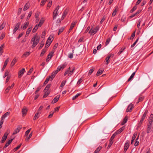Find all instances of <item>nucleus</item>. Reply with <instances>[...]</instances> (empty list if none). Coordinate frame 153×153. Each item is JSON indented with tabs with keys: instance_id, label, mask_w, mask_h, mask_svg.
Masks as SVG:
<instances>
[{
	"instance_id": "412c9836",
	"label": "nucleus",
	"mask_w": 153,
	"mask_h": 153,
	"mask_svg": "<svg viewBox=\"0 0 153 153\" xmlns=\"http://www.w3.org/2000/svg\"><path fill=\"white\" fill-rule=\"evenodd\" d=\"M137 134V133H135L133 134V136L132 137V139H131V144H133L134 141L136 137Z\"/></svg>"
},
{
	"instance_id": "20e7f679",
	"label": "nucleus",
	"mask_w": 153,
	"mask_h": 153,
	"mask_svg": "<svg viewBox=\"0 0 153 153\" xmlns=\"http://www.w3.org/2000/svg\"><path fill=\"white\" fill-rule=\"evenodd\" d=\"M114 56V54L112 53H110L105 58V64L107 65L110 62V59L111 57H113Z\"/></svg>"
},
{
	"instance_id": "9b49d317",
	"label": "nucleus",
	"mask_w": 153,
	"mask_h": 153,
	"mask_svg": "<svg viewBox=\"0 0 153 153\" xmlns=\"http://www.w3.org/2000/svg\"><path fill=\"white\" fill-rule=\"evenodd\" d=\"M54 52L52 51L50 52L48 55L46 59L47 61H49L51 59V57L53 56Z\"/></svg>"
},
{
	"instance_id": "6ab92c4d",
	"label": "nucleus",
	"mask_w": 153,
	"mask_h": 153,
	"mask_svg": "<svg viewBox=\"0 0 153 153\" xmlns=\"http://www.w3.org/2000/svg\"><path fill=\"white\" fill-rule=\"evenodd\" d=\"M14 83H13L11 86H8L6 89L5 91V92L6 93H7L8 92L9 90L12 89L14 86Z\"/></svg>"
},
{
	"instance_id": "c756f323",
	"label": "nucleus",
	"mask_w": 153,
	"mask_h": 153,
	"mask_svg": "<svg viewBox=\"0 0 153 153\" xmlns=\"http://www.w3.org/2000/svg\"><path fill=\"white\" fill-rule=\"evenodd\" d=\"M32 29V27H29L28 28L26 32V36H27L29 35V34L30 33Z\"/></svg>"
},
{
	"instance_id": "09e8293b",
	"label": "nucleus",
	"mask_w": 153,
	"mask_h": 153,
	"mask_svg": "<svg viewBox=\"0 0 153 153\" xmlns=\"http://www.w3.org/2000/svg\"><path fill=\"white\" fill-rule=\"evenodd\" d=\"M138 39L139 38L138 37L137 39H136V40L134 42V43L131 46V48H133L135 46V45H136L137 43L138 42Z\"/></svg>"
},
{
	"instance_id": "338daca9",
	"label": "nucleus",
	"mask_w": 153,
	"mask_h": 153,
	"mask_svg": "<svg viewBox=\"0 0 153 153\" xmlns=\"http://www.w3.org/2000/svg\"><path fill=\"white\" fill-rule=\"evenodd\" d=\"M137 8V7L136 6H134L130 10V13H132Z\"/></svg>"
},
{
	"instance_id": "f8f14e48",
	"label": "nucleus",
	"mask_w": 153,
	"mask_h": 153,
	"mask_svg": "<svg viewBox=\"0 0 153 153\" xmlns=\"http://www.w3.org/2000/svg\"><path fill=\"white\" fill-rule=\"evenodd\" d=\"M14 138H13L11 139L10 140H9L6 143L5 145L3 147V149H5L12 142L13 140L14 139Z\"/></svg>"
},
{
	"instance_id": "e433bc0d",
	"label": "nucleus",
	"mask_w": 153,
	"mask_h": 153,
	"mask_svg": "<svg viewBox=\"0 0 153 153\" xmlns=\"http://www.w3.org/2000/svg\"><path fill=\"white\" fill-rule=\"evenodd\" d=\"M66 82V81H63L62 82L59 88H62L65 85V84Z\"/></svg>"
},
{
	"instance_id": "6e6d98bb",
	"label": "nucleus",
	"mask_w": 153,
	"mask_h": 153,
	"mask_svg": "<svg viewBox=\"0 0 153 153\" xmlns=\"http://www.w3.org/2000/svg\"><path fill=\"white\" fill-rule=\"evenodd\" d=\"M142 19H139V20L138 21V23H137V27H139L140 24V23L142 22Z\"/></svg>"
},
{
	"instance_id": "58836bf2",
	"label": "nucleus",
	"mask_w": 153,
	"mask_h": 153,
	"mask_svg": "<svg viewBox=\"0 0 153 153\" xmlns=\"http://www.w3.org/2000/svg\"><path fill=\"white\" fill-rule=\"evenodd\" d=\"M17 59L15 58H14L12 61V62H11V66H13V65H14V64H15V63H16V62H17Z\"/></svg>"
},
{
	"instance_id": "423d86ee",
	"label": "nucleus",
	"mask_w": 153,
	"mask_h": 153,
	"mask_svg": "<svg viewBox=\"0 0 153 153\" xmlns=\"http://www.w3.org/2000/svg\"><path fill=\"white\" fill-rule=\"evenodd\" d=\"M130 142L128 140H127L124 146V150L123 152L124 153L126 152L127 149H128L129 146Z\"/></svg>"
},
{
	"instance_id": "5fc2aeb1",
	"label": "nucleus",
	"mask_w": 153,
	"mask_h": 153,
	"mask_svg": "<svg viewBox=\"0 0 153 153\" xmlns=\"http://www.w3.org/2000/svg\"><path fill=\"white\" fill-rule=\"evenodd\" d=\"M111 40V38H109L106 39V41L105 43V46L107 45L109 43L110 41Z\"/></svg>"
},
{
	"instance_id": "de8ad7c7",
	"label": "nucleus",
	"mask_w": 153,
	"mask_h": 153,
	"mask_svg": "<svg viewBox=\"0 0 153 153\" xmlns=\"http://www.w3.org/2000/svg\"><path fill=\"white\" fill-rule=\"evenodd\" d=\"M94 68H92L89 71V72L88 74V75H91L94 71Z\"/></svg>"
},
{
	"instance_id": "1a4fd4ad",
	"label": "nucleus",
	"mask_w": 153,
	"mask_h": 153,
	"mask_svg": "<svg viewBox=\"0 0 153 153\" xmlns=\"http://www.w3.org/2000/svg\"><path fill=\"white\" fill-rule=\"evenodd\" d=\"M25 69L24 68H23L22 70H20L18 73V77L19 78H20L23 75L25 72Z\"/></svg>"
},
{
	"instance_id": "ddd939ff",
	"label": "nucleus",
	"mask_w": 153,
	"mask_h": 153,
	"mask_svg": "<svg viewBox=\"0 0 153 153\" xmlns=\"http://www.w3.org/2000/svg\"><path fill=\"white\" fill-rule=\"evenodd\" d=\"M133 108V105L132 104H130L128 106L127 109L126 110V112H131L132 109Z\"/></svg>"
},
{
	"instance_id": "473e14b6",
	"label": "nucleus",
	"mask_w": 153,
	"mask_h": 153,
	"mask_svg": "<svg viewBox=\"0 0 153 153\" xmlns=\"http://www.w3.org/2000/svg\"><path fill=\"white\" fill-rule=\"evenodd\" d=\"M39 27H38V26L37 25H36L32 30V33H33L35 32L36 31V30H37V29H38V28Z\"/></svg>"
},
{
	"instance_id": "bb28decb",
	"label": "nucleus",
	"mask_w": 153,
	"mask_h": 153,
	"mask_svg": "<svg viewBox=\"0 0 153 153\" xmlns=\"http://www.w3.org/2000/svg\"><path fill=\"white\" fill-rule=\"evenodd\" d=\"M67 65V64L65 63H64L63 64H62L59 66H58V68H59L61 70V69H63L64 68H65Z\"/></svg>"
},
{
	"instance_id": "bf43d9fd",
	"label": "nucleus",
	"mask_w": 153,
	"mask_h": 153,
	"mask_svg": "<svg viewBox=\"0 0 153 153\" xmlns=\"http://www.w3.org/2000/svg\"><path fill=\"white\" fill-rule=\"evenodd\" d=\"M149 121L153 122V114H151L149 118Z\"/></svg>"
},
{
	"instance_id": "2eb2a0df",
	"label": "nucleus",
	"mask_w": 153,
	"mask_h": 153,
	"mask_svg": "<svg viewBox=\"0 0 153 153\" xmlns=\"http://www.w3.org/2000/svg\"><path fill=\"white\" fill-rule=\"evenodd\" d=\"M27 109L26 107H24L22 108V114L23 116H24L27 113Z\"/></svg>"
},
{
	"instance_id": "c9c22d12",
	"label": "nucleus",
	"mask_w": 153,
	"mask_h": 153,
	"mask_svg": "<svg viewBox=\"0 0 153 153\" xmlns=\"http://www.w3.org/2000/svg\"><path fill=\"white\" fill-rule=\"evenodd\" d=\"M56 75H55L53 73V72L52 73L51 75L49 76L48 78H49V79H50L51 81H52L53 78L55 77Z\"/></svg>"
},
{
	"instance_id": "393cba45",
	"label": "nucleus",
	"mask_w": 153,
	"mask_h": 153,
	"mask_svg": "<svg viewBox=\"0 0 153 153\" xmlns=\"http://www.w3.org/2000/svg\"><path fill=\"white\" fill-rule=\"evenodd\" d=\"M4 44H2L0 47V56L1 55L3 52V48H4Z\"/></svg>"
},
{
	"instance_id": "ea45409f",
	"label": "nucleus",
	"mask_w": 153,
	"mask_h": 153,
	"mask_svg": "<svg viewBox=\"0 0 153 153\" xmlns=\"http://www.w3.org/2000/svg\"><path fill=\"white\" fill-rule=\"evenodd\" d=\"M51 84H48L46 86L45 88L44 91H49L48 90L49 88H50V87L51 86Z\"/></svg>"
},
{
	"instance_id": "f704fd0d",
	"label": "nucleus",
	"mask_w": 153,
	"mask_h": 153,
	"mask_svg": "<svg viewBox=\"0 0 153 153\" xmlns=\"http://www.w3.org/2000/svg\"><path fill=\"white\" fill-rule=\"evenodd\" d=\"M56 75H55L53 73V72L52 73L51 75L49 76L48 78H49V79H50L51 81H52L53 78L55 77Z\"/></svg>"
},
{
	"instance_id": "4be33fe9",
	"label": "nucleus",
	"mask_w": 153,
	"mask_h": 153,
	"mask_svg": "<svg viewBox=\"0 0 153 153\" xmlns=\"http://www.w3.org/2000/svg\"><path fill=\"white\" fill-rule=\"evenodd\" d=\"M41 113V112L39 111H37V112L35 114L33 118V120H35L37 119L39 117V114Z\"/></svg>"
},
{
	"instance_id": "a18cd8bd",
	"label": "nucleus",
	"mask_w": 153,
	"mask_h": 153,
	"mask_svg": "<svg viewBox=\"0 0 153 153\" xmlns=\"http://www.w3.org/2000/svg\"><path fill=\"white\" fill-rule=\"evenodd\" d=\"M81 94H80V93H78L75 96H74L72 98V99L73 100H75L78 97H79L80 95Z\"/></svg>"
},
{
	"instance_id": "f03ea898",
	"label": "nucleus",
	"mask_w": 153,
	"mask_h": 153,
	"mask_svg": "<svg viewBox=\"0 0 153 153\" xmlns=\"http://www.w3.org/2000/svg\"><path fill=\"white\" fill-rule=\"evenodd\" d=\"M99 29V27L98 26L94 28H91L89 32V33L91 34H94L96 33Z\"/></svg>"
},
{
	"instance_id": "4468645a",
	"label": "nucleus",
	"mask_w": 153,
	"mask_h": 153,
	"mask_svg": "<svg viewBox=\"0 0 153 153\" xmlns=\"http://www.w3.org/2000/svg\"><path fill=\"white\" fill-rule=\"evenodd\" d=\"M9 58H8L5 60V61L4 63L3 66L1 69V70L2 71H4L5 68L6 67V66L8 62L9 61Z\"/></svg>"
},
{
	"instance_id": "4d7b16f0",
	"label": "nucleus",
	"mask_w": 153,
	"mask_h": 153,
	"mask_svg": "<svg viewBox=\"0 0 153 153\" xmlns=\"http://www.w3.org/2000/svg\"><path fill=\"white\" fill-rule=\"evenodd\" d=\"M117 135L116 134L114 133L111 136L110 138V140L113 141V140L114 139L115 136Z\"/></svg>"
},
{
	"instance_id": "13d9d810",
	"label": "nucleus",
	"mask_w": 153,
	"mask_h": 153,
	"mask_svg": "<svg viewBox=\"0 0 153 153\" xmlns=\"http://www.w3.org/2000/svg\"><path fill=\"white\" fill-rule=\"evenodd\" d=\"M5 26V24L3 22L0 26V30L3 29Z\"/></svg>"
},
{
	"instance_id": "8fccbe9b",
	"label": "nucleus",
	"mask_w": 153,
	"mask_h": 153,
	"mask_svg": "<svg viewBox=\"0 0 153 153\" xmlns=\"http://www.w3.org/2000/svg\"><path fill=\"white\" fill-rule=\"evenodd\" d=\"M44 22V21L43 20H40L39 24L38 25H37L38 26V27H41L42 26V24H43V23Z\"/></svg>"
},
{
	"instance_id": "9d476101",
	"label": "nucleus",
	"mask_w": 153,
	"mask_h": 153,
	"mask_svg": "<svg viewBox=\"0 0 153 153\" xmlns=\"http://www.w3.org/2000/svg\"><path fill=\"white\" fill-rule=\"evenodd\" d=\"M68 10L66 9L63 12L62 16L61 18V20H63L66 17L68 13Z\"/></svg>"
},
{
	"instance_id": "69168bd1",
	"label": "nucleus",
	"mask_w": 153,
	"mask_h": 153,
	"mask_svg": "<svg viewBox=\"0 0 153 153\" xmlns=\"http://www.w3.org/2000/svg\"><path fill=\"white\" fill-rule=\"evenodd\" d=\"M147 126L148 127L147 130V132L148 133L150 132V131L152 128V126L147 125Z\"/></svg>"
},
{
	"instance_id": "f257e3e1",
	"label": "nucleus",
	"mask_w": 153,
	"mask_h": 153,
	"mask_svg": "<svg viewBox=\"0 0 153 153\" xmlns=\"http://www.w3.org/2000/svg\"><path fill=\"white\" fill-rule=\"evenodd\" d=\"M40 37L35 35L32 38L31 40V42H33L32 46V48H34L39 43V41Z\"/></svg>"
},
{
	"instance_id": "f3484780",
	"label": "nucleus",
	"mask_w": 153,
	"mask_h": 153,
	"mask_svg": "<svg viewBox=\"0 0 153 153\" xmlns=\"http://www.w3.org/2000/svg\"><path fill=\"white\" fill-rule=\"evenodd\" d=\"M60 97V95H57L54 98V99H53V100L52 102L53 103L56 102L59 100V99Z\"/></svg>"
},
{
	"instance_id": "6e6552de",
	"label": "nucleus",
	"mask_w": 153,
	"mask_h": 153,
	"mask_svg": "<svg viewBox=\"0 0 153 153\" xmlns=\"http://www.w3.org/2000/svg\"><path fill=\"white\" fill-rule=\"evenodd\" d=\"M8 135V134L7 132L4 133L3 136L1 139V143H3L4 142L7 137Z\"/></svg>"
},
{
	"instance_id": "a878e982",
	"label": "nucleus",
	"mask_w": 153,
	"mask_h": 153,
	"mask_svg": "<svg viewBox=\"0 0 153 153\" xmlns=\"http://www.w3.org/2000/svg\"><path fill=\"white\" fill-rule=\"evenodd\" d=\"M103 71L104 70L103 69H99L96 74V76H98L101 75V74H102Z\"/></svg>"
},
{
	"instance_id": "a211bd4d",
	"label": "nucleus",
	"mask_w": 153,
	"mask_h": 153,
	"mask_svg": "<svg viewBox=\"0 0 153 153\" xmlns=\"http://www.w3.org/2000/svg\"><path fill=\"white\" fill-rule=\"evenodd\" d=\"M124 128V127L123 126L120 128L119 130H117L115 132V133L116 134V135L119 134L123 131Z\"/></svg>"
},
{
	"instance_id": "680f3d73",
	"label": "nucleus",
	"mask_w": 153,
	"mask_h": 153,
	"mask_svg": "<svg viewBox=\"0 0 153 153\" xmlns=\"http://www.w3.org/2000/svg\"><path fill=\"white\" fill-rule=\"evenodd\" d=\"M32 11H30L29 12L27 18V20H28L29 19L32 14Z\"/></svg>"
},
{
	"instance_id": "72a5a7b5",
	"label": "nucleus",
	"mask_w": 153,
	"mask_h": 153,
	"mask_svg": "<svg viewBox=\"0 0 153 153\" xmlns=\"http://www.w3.org/2000/svg\"><path fill=\"white\" fill-rule=\"evenodd\" d=\"M136 72H133L129 78L128 79L127 81L129 82L132 78H133L135 75Z\"/></svg>"
},
{
	"instance_id": "603ef678",
	"label": "nucleus",
	"mask_w": 153,
	"mask_h": 153,
	"mask_svg": "<svg viewBox=\"0 0 153 153\" xmlns=\"http://www.w3.org/2000/svg\"><path fill=\"white\" fill-rule=\"evenodd\" d=\"M75 69V68L74 67L73 68V69H72V70L71 71H69V74H68V76H69L70 75H71V74H72L73 72H74V71Z\"/></svg>"
},
{
	"instance_id": "4c0bfd02",
	"label": "nucleus",
	"mask_w": 153,
	"mask_h": 153,
	"mask_svg": "<svg viewBox=\"0 0 153 153\" xmlns=\"http://www.w3.org/2000/svg\"><path fill=\"white\" fill-rule=\"evenodd\" d=\"M147 113H148V111L147 110H146L145 111L144 113V114H143L141 118H142L143 119H144L146 116V115H147Z\"/></svg>"
},
{
	"instance_id": "39448f33",
	"label": "nucleus",
	"mask_w": 153,
	"mask_h": 153,
	"mask_svg": "<svg viewBox=\"0 0 153 153\" xmlns=\"http://www.w3.org/2000/svg\"><path fill=\"white\" fill-rule=\"evenodd\" d=\"M22 128V126L21 125H18L17 128L15 129L13 133V135L19 132Z\"/></svg>"
},
{
	"instance_id": "5701e85b",
	"label": "nucleus",
	"mask_w": 153,
	"mask_h": 153,
	"mask_svg": "<svg viewBox=\"0 0 153 153\" xmlns=\"http://www.w3.org/2000/svg\"><path fill=\"white\" fill-rule=\"evenodd\" d=\"M10 113L9 112H7L5 114L2 116L1 117V119L4 120V119L6 117L10 114Z\"/></svg>"
},
{
	"instance_id": "a19ab883",
	"label": "nucleus",
	"mask_w": 153,
	"mask_h": 153,
	"mask_svg": "<svg viewBox=\"0 0 153 153\" xmlns=\"http://www.w3.org/2000/svg\"><path fill=\"white\" fill-rule=\"evenodd\" d=\"M102 149V147L101 146L99 147L94 151V153H98Z\"/></svg>"
},
{
	"instance_id": "cd10ccee",
	"label": "nucleus",
	"mask_w": 153,
	"mask_h": 153,
	"mask_svg": "<svg viewBox=\"0 0 153 153\" xmlns=\"http://www.w3.org/2000/svg\"><path fill=\"white\" fill-rule=\"evenodd\" d=\"M29 24V22H25L24 24V26L22 27V29L24 30L25 29Z\"/></svg>"
},
{
	"instance_id": "e2e57ef3",
	"label": "nucleus",
	"mask_w": 153,
	"mask_h": 153,
	"mask_svg": "<svg viewBox=\"0 0 153 153\" xmlns=\"http://www.w3.org/2000/svg\"><path fill=\"white\" fill-rule=\"evenodd\" d=\"M60 71V69L58 67L57 69L55 71L53 72L54 74H55V75H56V74Z\"/></svg>"
},
{
	"instance_id": "052dcab7",
	"label": "nucleus",
	"mask_w": 153,
	"mask_h": 153,
	"mask_svg": "<svg viewBox=\"0 0 153 153\" xmlns=\"http://www.w3.org/2000/svg\"><path fill=\"white\" fill-rule=\"evenodd\" d=\"M5 34L4 33H1V36L0 37V40H2L3 39V38L5 37Z\"/></svg>"
},
{
	"instance_id": "7ed1b4c3",
	"label": "nucleus",
	"mask_w": 153,
	"mask_h": 153,
	"mask_svg": "<svg viewBox=\"0 0 153 153\" xmlns=\"http://www.w3.org/2000/svg\"><path fill=\"white\" fill-rule=\"evenodd\" d=\"M59 6H58L54 10L53 13V19H56V16L58 15V10L59 9Z\"/></svg>"
},
{
	"instance_id": "dca6fc26",
	"label": "nucleus",
	"mask_w": 153,
	"mask_h": 153,
	"mask_svg": "<svg viewBox=\"0 0 153 153\" xmlns=\"http://www.w3.org/2000/svg\"><path fill=\"white\" fill-rule=\"evenodd\" d=\"M20 24H21L19 22V23H17L15 27L13 30V34L15 33L16 31V30L18 29Z\"/></svg>"
},
{
	"instance_id": "49530a36",
	"label": "nucleus",
	"mask_w": 153,
	"mask_h": 153,
	"mask_svg": "<svg viewBox=\"0 0 153 153\" xmlns=\"http://www.w3.org/2000/svg\"><path fill=\"white\" fill-rule=\"evenodd\" d=\"M30 54V52H25L23 55L22 57H27L29 56Z\"/></svg>"
},
{
	"instance_id": "c03bdc74",
	"label": "nucleus",
	"mask_w": 153,
	"mask_h": 153,
	"mask_svg": "<svg viewBox=\"0 0 153 153\" xmlns=\"http://www.w3.org/2000/svg\"><path fill=\"white\" fill-rule=\"evenodd\" d=\"M135 31L131 34L130 38L128 39H132L134 38L135 36Z\"/></svg>"
},
{
	"instance_id": "37998d69",
	"label": "nucleus",
	"mask_w": 153,
	"mask_h": 153,
	"mask_svg": "<svg viewBox=\"0 0 153 153\" xmlns=\"http://www.w3.org/2000/svg\"><path fill=\"white\" fill-rule=\"evenodd\" d=\"M9 73V71L8 70H7L6 71L3 76V78H4L6 76H8Z\"/></svg>"
},
{
	"instance_id": "0e129e2a",
	"label": "nucleus",
	"mask_w": 153,
	"mask_h": 153,
	"mask_svg": "<svg viewBox=\"0 0 153 153\" xmlns=\"http://www.w3.org/2000/svg\"><path fill=\"white\" fill-rule=\"evenodd\" d=\"M44 45V42L42 41L41 43H40V45L39 48V49H41Z\"/></svg>"
},
{
	"instance_id": "3c124183",
	"label": "nucleus",
	"mask_w": 153,
	"mask_h": 153,
	"mask_svg": "<svg viewBox=\"0 0 153 153\" xmlns=\"http://www.w3.org/2000/svg\"><path fill=\"white\" fill-rule=\"evenodd\" d=\"M47 0H42L40 4V6H42L44 5Z\"/></svg>"
},
{
	"instance_id": "864d4df0",
	"label": "nucleus",
	"mask_w": 153,
	"mask_h": 153,
	"mask_svg": "<svg viewBox=\"0 0 153 153\" xmlns=\"http://www.w3.org/2000/svg\"><path fill=\"white\" fill-rule=\"evenodd\" d=\"M74 50H73L72 51V53H70L69 54L68 56V57L70 58V59H72L73 58V53H74Z\"/></svg>"
},
{
	"instance_id": "774afa93",
	"label": "nucleus",
	"mask_w": 153,
	"mask_h": 153,
	"mask_svg": "<svg viewBox=\"0 0 153 153\" xmlns=\"http://www.w3.org/2000/svg\"><path fill=\"white\" fill-rule=\"evenodd\" d=\"M64 28L63 27H61L60 28L59 30L58 35H59L60 33L62 32L64 30Z\"/></svg>"
},
{
	"instance_id": "79ce46f5",
	"label": "nucleus",
	"mask_w": 153,
	"mask_h": 153,
	"mask_svg": "<svg viewBox=\"0 0 153 153\" xmlns=\"http://www.w3.org/2000/svg\"><path fill=\"white\" fill-rule=\"evenodd\" d=\"M46 51V50L45 49H43L42 50V52L40 54V56H43Z\"/></svg>"
},
{
	"instance_id": "b1692460",
	"label": "nucleus",
	"mask_w": 153,
	"mask_h": 153,
	"mask_svg": "<svg viewBox=\"0 0 153 153\" xmlns=\"http://www.w3.org/2000/svg\"><path fill=\"white\" fill-rule=\"evenodd\" d=\"M127 120L128 117L127 116H126L123 119V121L121 123V125H123L125 124L127 122Z\"/></svg>"
},
{
	"instance_id": "2f4dec72",
	"label": "nucleus",
	"mask_w": 153,
	"mask_h": 153,
	"mask_svg": "<svg viewBox=\"0 0 153 153\" xmlns=\"http://www.w3.org/2000/svg\"><path fill=\"white\" fill-rule=\"evenodd\" d=\"M52 36H49V38H48V39H47L46 42L48 43H49L51 44L53 40V39H52Z\"/></svg>"
},
{
	"instance_id": "0eeeda50",
	"label": "nucleus",
	"mask_w": 153,
	"mask_h": 153,
	"mask_svg": "<svg viewBox=\"0 0 153 153\" xmlns=\"http://www.w3.org/2000/svg\"><path fill=\"white\" fill-rule=\"evenodd\" d=\"M77 22L76 21H73L71 24V26L68 31V33H69L71 30L73 29L75 25L76 24Z\"/></svg>"
},
{
	"instance_id": "7c9ffc66",
	"label": "nucleus",
	"mask_w": 153,
	"mask_h": 153,
	"mask_svg": "<svg viewBox=\"0 0 153 153\" xmlns=\"http://www.w3.org/2000/svg\"><path fill=\"white\" fill-rule=\"evenodd\" d=\"M29 4H28V3H26L25 4V5L24 7V8H23V10L24 11L26 10L29 8Z\"/></svg>"
},
{
	"instance_id": "aec40b11",
	"label": "nucleus",
	"mask_w": 153,
	"mask_h": 153,
	"mask_svg": "<svg viewBox=\"0 0 153 153\" xmlns=\"http://www.w3.org/2000/svg\"><path fill=\"white\" fill-rule=\"evenodd\" d=\"M118 10V6H116L115 8L112 13V16H114L116 15L117 12Z\"/></svg>"
},
{
	"instance_id": "c85d7f7f",
	"label": "nucleus",
	"mask_w": 153,
	"mask_h": 153,
	"mask_svg": "<svg viewBox=\"0 0 153 153\" xmlns=\"http://www.w3.org/2000/svg\"><path fill=\"white\" fill-rule=\"evenodd\" d=\"M45 93L44 95L43 96V98H44L46 97H47L50 94V91H44Z\"/></svg>"
}]
</instances>
